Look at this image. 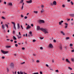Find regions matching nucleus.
Returning <instances> with one entry per match:
<instances>
[{
	"label": "nucleus",
	"mask_w": 74,
	"mask_h": 74,
	"mask_svg": "<svg viewBox=\"0 0 74 74\" xmlns=\"http://www.w3.org/2000/svg\"><path fill=\"white\" fill-rule=\"evenodd\" d=\"M68 69H69V70H72V69L71 68H70V67H68Z\"/></svg>",
	"instance_id": "21"
},
{
	"label": "nucleus",
	"mask_w": 74,
	"mask_h": 74,
	"mask_svg": "<svg viewBox=\"0 0 74 74\" xmlns=\"http://www.w3.org/2000/svg\"><path fill=\"white\" fill-rule=\"evenodd\" d=\"M60 49L61 50H62V47L61 46H60Z\"/></svg>",
	"instance_id": "33"
},
{
	"label": "nucleus",
	"mask_w": 74,
	"mask_h": 74,
	"mask_svg": "<svg viewBox=\"0 0 74 74\" xmlns=\"http://www.w3.org/2000/svg\"><path fill=\"white\" fill-rule=\"evenodd\" d=\"M21 17H22V18H23V15L21 14Z\"/></svg>",
	"instance_id": "48"
},
{
	"label": "nucleus",
	"mask_w": 74,
	"mask_h": 74,
	"mask_svg": "<svg viewBox=\"0 0 74 74\" xmlns=\"http://www.w3.org/2000/svg\"><path fill=\"white\" fill-rule=\"evenodd\" d=\"M31 27H30V26H29V25H27V27H26V29H30Z\"/></svg>",
	"instance_id": "9"
},
{
	"label": "nucleus",
	"mask_w": 74,
	"mask_h": 74,
	"mask_svg": "<svg viewBox=\"0 0 74 74\" xmlns=\"http://www.w3.org/2000/svg\"><path fill=\"white\" fill-rule=\"evenodd\" d=\"M70 47H72V46H73V44H70Z\"/></svg>",
	"instance_id": "34"
},
{
	"label": "nucleus",
	"mask_w": 74,
	"mask_h": 74,
	"mask_svg": "<svg viewBox=\"0 0 74 74\" xmlns=\"http://www.w3.org/2000/svg\"><path fill=\"white\" fill-rule=\"evenodd\" d=\"M62 7H65V6L64 5H62Z\"/></svg>",
	"instance_id": "62"
},
{
	"label": "nucleus",
	"mask_w": 74,
	"mask_h": 74,
	"mask_svg": "<svg viewBox=\"0 0 74 74\" xmlns=\"http://www.w3.org/2000/svg\"><path fill=\"white\" fill-rule=\"evenodd\" d=\"M5 26L7 27V28H8V24H5Z\"/></svg>",
	"instance_id": "27"
},
{
	"label": "nucleus",
	"mask_w": 74,
	"mask_h": 74,
	"mask_svg": "<svg viewBox=\"0 0 74 74\" xmlns=\"http://www.w3.org/2000/svg\"><path fill=\"white\" fill-rule=\"evenodd\" d=\"M1 52L3 53V54H6V53H8V52H9V51H4L2 50H1Z\"/></svg>",
	"instance_id": "3"
},
{
	"label": "nucleus",
	"mask_w": 74,
	"mask_h": 74,
	"mask_svg": "<svg viewBox=\"0 0 74 74\" xmlns=\"http://www.w3.org/2000/svg\"><path fill=\"white\" fill-rule=\"evenodd\" d=\"M42 28H40V26H37V30L40 31V30H42Z\"/></svg>",
	"instance_id": "4"
},
{
	"label": "nucleus",
	"mask_w": 74,
	"mask_h": 74,
	"mask_svg": "<svg viewBox=\"0 0 74 74\" xmlns=\"http://www.w3.org/2000/svg\"><path fill=\"white\" fill-rule=\"evenodd\" d=\"M53 5H56V2L55 1H54L53 2Z\"/></svg>",
	"instance_id": "8"
},
{
	"label": "nucleus",
	"mask_w": 74,
	"mask_h": 74,
	"mask_svg": "<svg viewBox=\"0 0 74 74\" xmlns=\"http://www.w3.org/2000/svg\"><path fill=\"white\" fill-rule=\"evenodd\" d=\"M14 63H11L10 64V67L11 68H13L14 67Z\"/></svg>",
	"instance_id": "5"
},
{
	"label": "nucleus",
	"mask_w": 74,
	"mask_h": 74,
	"mask_svg": "<svg viewBox=\"0 0 74 74\" xmlns=\"http://www.w3.org/2000/svg\"><path fill=\"white\" fill-rule=\"evenodd\" d=\"M42 32H44L45 34H46V33H48V31H47V29H46L42 28Z\"/></svg>",
	"instance_id": "1"
},
{
	"label": "nucleus",
	"mask_w": 74,
	"mask_h": 74,
	"mask_svg": "<svg viewBox=\"0 0 74 74\" xmlns=\"http://www.w3.org/2000/svg\"><path fill=\"white\" fill-rule=\"evenodd\" d=\"M71 60L72 62H74V58H72L71 59Z\"/></svg>",
	"instance_id": "19"
},
{
	"label": "nucleus",
	"mask_w": 74,
	"mask_h": 74,
	"mask_svg": "<svg viewBox=\"0 0 74 74\" xmlns=\"http://www.w3.org/2000/svg\"><path fill=\"white\" fill-rule=\"evenodd\" d=\"M2 19H5V18L3 16L2 17Z\"/></svg>",
	"instance_id": "28"
},
{
	"label": "nucleus",
	"mask_w": 74,
	"mask_h": 74,
	"mask_svg": "<svg viewBox=\"0 0 74 74\" xmlns=\"http://www.w3.org/2000/svg\"><path fill=\"white\" fill-rule=\"evenodd\" d=\"M29 34L30 35V36H33V35H32V32H29Z\"/></svg>",
	"instance_id": "14"
},
{
	"label": "nucleus",
	"mask_w": 74,
	"mask_h": 74,
	"mask_svg": "<svg viewBox=\"0 0 74 74\" xmlns=\"http://www.w3.org/2000/svg\"><path fill=\"white\" fill-rule=\"evenodd\" d=\"M27 16H25V17H24V19H27Z\"/></svg>",
	"instance_id": "32"
},
{
	"label": "nucleus",
	"mask_w": 74,
	"mask_h": 74,
	"mask_svg": "<svg viewBox=\"0 0 74 74\" xmlns=\"http://www.w3.org/2000/svg\"><path fill=\"white\" fill-rule=\"evenodd\" d=\"M67 1L68 2H70V0H67Z\"/></svg>",
	"instance_id": "63"
},
{
	"label": "nucleus",
	"mask_w": 74,
	"mask_h": 74,
	"mask_svg": "<svg viewBox=\"0 0 74 74\" xmlns=\"http://www.w3.org/2000/svg\"><path fill=\"white\" fill-rule=\"evenodd\" d=\"M18 25V29H19V28H20V27L19 26V24H17Z\"/></svg>",
	"instance_id": "20"
},
{
	"label": "nucleus",
	"mask_w": 74,
	"mask_h": 74,
	"mask_svg": "<svg viewBox=\"0 0 74 74\" xmlns=\"http://www.w3.org/2000/svg\"><path fill=\"white\" fill-rule=\"evenodd\" d=\"M49 47H50V48H53V45L52 44L50 43L49 44Z\"/></svg>",
	"instance_id": "6"
},
{
	"label": "nucleus",
	"mask_w": 74,
	"mask_h": 74,
	"mask_svg": "<svg viewBox=\"0 0 74 74\" xmlns=\"http://www.w3.org/2000/svg\"><path fill=\"white\" fill-rule=\"evenodd\" d=\"M16 71H15L14 72H13V74H16Z\"/></svg>",
	"instance_id": "38"
},
{
	"label": "nucleus",
	"mask_w": 74,
	"mask_h": 74,
	"mask_svg": "<svg viewBox=\"0 0 74 74\" xmlns=\"http://www.w3.org/2000/svg\"><path fill=\"white\" fill-rule=\"evenodd\" d=\"M34 12L35 13H37V11H34Z\"/></svg>",
	"instance_id": "47"
},
{
	"label": "nucleus",
	"mask_w": 74,
	"mask_h": 74,
	"mask_svg": "<svg viewBox=\"0 0 74 74\" xmlns=\"http://www.w3.org/2000/svg\"><path fill=\"white\" fill-rule=\"evenodd\" d=\"M38 22L40 23H45L44 21L42 20H39Z\"/></svg>",
	"instance_id": "2"
},
{
	"label": "nucleus",
	"mask_w": 74,
	"mask_h": 74,
	"mask_svg": "<svg viewBox=\"0 0 74 74\" xmlns=\"http://www.w3.org/2000/svg\"><path fill=\"white\" fill-rule=\"evenodd\" d=\"M12 24H13V25H14H14H15V23L14 22H12Z\"/></svg>",
	"instance_id": "26"
},
{
	"label": "nucleus",
	"mask_w": 74,
	"mask_h": 74,
	"mask_svg": "<svg viewBox=\"0 0 74 74\" xmlns=\"http://www.w3.org/2000/svg\"><path fill=\"white\" fill-rule=\"evenodd\" d=\"M43 38H43V37H41L40 38V39H41L42 40L43 39Z\"/></svg>",
	"instance_id": "61"
},
{
	"label": "nucleus",
	"mask_w": 74,
	"mask_h": 74,
	"mask_svg": "<svg viewBox=\"0 0 74 74\" xmlns=\"http://www.w3.org/2000/svg\"><path fill=\"white\" fill-rule=\"evenodd\" d=\"M41 8H43L44 7V6H43V5H42L41 6Z\"/></svg>",
	"instance_id": "53"
},
{
	"label": "nucleus",
	"mask_w": 74,
	"mask_h": 74,
	"mask_svg": "<svg viewBox=\"0 0 74 74\" xmlns=\"http://www.w3.org/2000/svg\"><path fill=\"white\" fill-rule=\"evenodd\" d=\"M32 74H38V73H33Z\"/></svg>",
	"instance_id": "35"
},
{
	"label": "nucleus",
	"mask_w": 74,
	"mask_h": 74,
	"mask_svg": "<svg viewBox=\"0 0 74 74\" xmlns=\"http://www.w3.org/2000/svg\"><path fill=\"white\" fill-rule=\"evenodd\" d=\"M66 61L68 62V63H70V61L69 60L67 59H66Z\"/></svg>",
	"instance_id": "13"
},
{
	"label": "nucleus",
	"mask_w": 74,
	"mask_h": 74,
	"mask_svg": "<svg viewBox=\"0 0 74 74\" xmlns=\"http://www.w3.org/2000/svg\"><path fill=\"white\" fill-rule=\"evenodd\" d=\"M40 12H41V13H42V12H44V10H41L40 11Z\"/></svg>",
	"instance_id": "37"
},
{
	"label": "nucleus",
	"mask_w": 74,
	"mask_h": 74,
	"mask_svg": "<svg viewBox=\"0 0 74 74\" xmlns=\"http://www.w3.org/2000/svg\"><path fill=\"white\" fill-rule=\"evenodd\" d=\"M21 27L22 29H23V28L22 27V25H21Z\"/></svg>",
	"instance_id": "60"
},
{
	"label": "nucleus",
	"mask_w": 74,
	"mask_h": 74,
	"mask_svg": "<svg viewBox=\"0 0 74 74\" xmlns=\"http://www.w3.org/2000/svg\"><path fill=\"white\" fill-rule=\"evenodd\" d=\"M23 5H24V3H23V5H22V9H23Z\"/></svg>",
	"instance_id": "22"
},
{
	"label": "nucleus",
	"mask_w": 74,
	"mask_h": 74,
	"mask_svg": "<svg viewBox=\"0 0 74 74\" xmlns=\"http://www.w3.org/2000/svg\"><path fill=\"white\" fill-rule=\"evenodd\" d=\"M31 26H32V27H33V26H34L33 24H31Z\"/></svg>",
	"instance_id": "44"
},
{
	"label": "nucleus",
	"mask_w": 74,
	"mask_h": 74,
	"mask_svg": "<svg viewBox=\"0 0 74 74\" xmlns=\"http://www.w3.org/2000/svg\"><path fill=\"white\" fill-rule=\"evenodd\" d=\"M14 43H16V42H17V41H14Z\"/></svg>",
	"instance_id": "51"
},
{
	"label": "nucleus",
	"mask_w": 74,
	"mask_h": 74,
	"mask_svg": "<svg viewBox=\"0 0 74 74\" xmlns=\"http://www.w3.org/2000/svg\"><path fill=\"white\" fill-rule=\"evenodd\" d=\"M70 39V38L69 37H66V40H69Z\"/></svg>",
	"instance_id": "25"
},
{
	"label": "nucleus",
	"mask_w": 74,
	"mask_h": 74,
	"mask_svg": "<svg viewBox=\"0 0 74 74\" xmlns=\"http://www.w3.org/2000/svg\"><path fill=\"white\" fill-rule=\"evenodd\" d=\"M6 71L8 72V71H9V69H8V68L6 69Z\"/></svg>",
	"instance_id": "29"
},
{
	"label": "nucleus",
	"mask_w": 74,
	"mask_h": 74,
	"mask_svg": "<svg viewBox=\"0 0 74 74\" xmlns=\"http://www.w3.org/2000/svg\"><path fill=\"white\" fill-rule=\"evenodd\" d=\"M22 50H24V49H25V48L23 47L22 48Z\"/></svg>",
	"instance_id": "43"
},
{
	"label": "nucleus",
	"mask_w": 74,
	"mask_h": 74,
	"mask_svg": "<svg viewBox=\"0 0 74 74\" xmlns=\"http://www.w3.org/2000/svg\"><path fill=\"white\" fill-rule=\"evenodd\" d=\"M23 0H21L20 3H23Z\"/></svg>",
	"instance_id": "23"
},
{
	"label": "nucleus",
	"mask_w": 74,
	"mask_h": 74,
	"mask_svg": "<svg viewBox=\"0 0 74 74\" xmlns=\"http://www.w3.org/2000/svg\"><path fill=\"white\" fill-rule=\"evenodd\" d=\"M71 16H72V17H74V14H70Z\"/></svg>",
	"instance_id": "17"
},
{
	"label": "nucleus",
	"mask_w": 74,
	"mask_h": 74,
	"mask_svg": "<svg viewBox=\"0 0 74 74\" xmlns=\"http://www.w3.org/2000/svg\"><path fill=\"white\" fill-rule=\"evenodd\" d=\"M40 49H43L42 47H40Z\"/></svg>",
	"instance_id": "57"
},
{
	"label": "nucleus",
	"mask_w": 74,
	"mask_h": 74,
	"mask_svg": "<svg viewBox=\"0 0 74 74\" xmlns=\"http://www.w3.org/2000/svg\"><path fill=\"white\" fill-rule=\"evenodd\" d=\"M40 74H42V72H41V71H40Z\"/></svg>",
	"instance_id": "56"
},
{
	"label": "nucleus",
	"mask_w": 74,
	"mask_h": 74,
	"mask_svg": "<svg viewBox=\"0 0 74 74\" xmlns=\"http://www.w3.org/2000/svg\"><path fill=\"white\" fill-rule=\"evenodd\" d=\"M6 2H4L3 3L4 4H6Z\"/></svg>",
	"instance_id": "52"
},
{
	"label": "nucleus",
	"mask_w": 74,
	"mask_h": 74,
	"mask_svg": "<svg viewBox=\"0 0 74 74\" xmlns=\"http://www.w3.org/2000/svg\"><path fill=\"white\" fill-rule=\"evenodd\" d=\"M10 41H11V42H12L13 41V40L12 39L11 40H10Z\"/></svg>",
	"instance_id": "58"
},
{
	"label": "nucleus",
	"mask_w": 74,
	"mask_h": 74,
	"mask_svg": "<svg viewBox=\"0 0 74 74\" xmlns=\"http://www.w3.org/2000/svg\"><path fill=\"white\" fill-rule=\"evenodd\" d=\"M71 52H74V50H72L71 51Z\"/></svg>",
	"instance_id": "42"
},
{
	"label": "nucleus",
	"mask_w": 74,
	"mask_h": 74,
	"mask_svg": "<svg viewBox=\"0 0 74 74\" xmlns=\"http://www.w3.org/2000/svg\"><path fill=\"white\" fill-rule=\"evenodd\" d=\"M61 34H63V35H65V34H64V32H63V31H61Z\"/></svg>",
	"instance_id": "16"
},
{
	"label": "nucleus",
	"mask_w": 74,
	"mask_h": 74,
	"mask_svg": "<svg viewBox=\"0 0 74 74\" xmlns=\"http://www.w3.org/2000/svg\"><path fill=\"white\" fill-rule=\"evenodd\" d=\"M71 4L72 5H73V2H72V1H71Z\"/></svg>",
	"instance_id": "45"
},
{
	"label": "nucleus",
	"mask_w": 74,
	"mask_h": 74,
	"mask_svg": "<svg viewBox=\"0 0 74 74\" xmlns=\"http://www.w3.org/2000/svg\"><path fill=\"white\" fill-rule=\"evenodd\" d=\"M64 24L66 25L65 28H66V27H67V26H68V23H65Z\"/></svg>",
	"instance_id": "12"
},
{
	"label": "nucleus",
	"mask_w": 74,
	"mask_h": 74,
	"mask_svg": "<svg viewBox=\"0 0 74 74\" xmlns=\"http://www.w3.org/2000/svg\"><path fill=\"white\" fill-rule=\"evenodd\" d=\"M13 40H16V38L15 36H13Z\"/></svg>",
	"instance_id": "18"
},
{
	"label": "nucleus",
	"mask_w": 74,
	"mask_h": 74,
	"mask_svg": "<svg viewBox=\"0 0 74 74\" xmlns=\"http://www.w3.org/2000/svg\"><path fill=\"white\" fill-rule=\"evenodd\" d=\"M36 62L37 63H38L40 62V61L38 60H37L36 61Z\"/></svg>",
	"instance_id": "31"
},
{
	"label": "nucleus",
	"mask_w": 74,
	"mask_h": 74,
	"mask_svg": "<svg viewBox=\"0 0 74 74\" xmlns=\"http://www.w3.org/2000/svg\"><path fill=\"white\" fill-rule=\"evenodd\" d=\"M10 47H11V46H6V48H8Z\"/></svg>",
	"instance_id": "15"
},
{
	"label": "nucleus",
	"mask_w": 74,
	"mask_h": 74,
	"mask_svg": "<svg viewBox=\"0 0 74 74\" xmlns=\"http://www.w3.org/2000/svg\"><path fill=\"white\" fill-rule=\"evenodd\" d=\"M46 66H47V67H49V66H48V65L47 64H46Z\"/></svg>",
	"instance_id": "41"
},
{
	"label": "nucleus",
	"mask_w": 74,
	"mask_h": 74,
	"mask_svg": "<svg viewBox=\"0 0 74 74\" xmlns=\"http://www.w3.org/2000/svg\"><path fill=\"white\" fill-rule=\"evenodd\" d=\"M25 63V62H23L21 63V64H24Z\"/></svg>",
	"instance_id": "30"
},
{
	"label": "nucleus",
	"mask_w": 74,
	"mask_h": 74,
	"mask_svg": "<svg viewBox=\"0 0 74 74\" xmlns=\"http://www.w3.org/2000/svg\"><path fill=\"white\" fill-rule=\"evenodd\" d=\"M2 29H4V28H5V27L4 26V25L3 24H2Z\"/></svg>",
	"instance_id": "11"
},
{
	"label": "nucleus",
	"mask_w": 74,
	"mask_h": 74,
	"mask_svg": "<svg viewBox=\"0 0 74 74\" xmlns=\"http://www.w3.org/2000/svg\"><path fill=\"white\" fill-rule=\"evenodd\" d=\"M14 28L15 30H16V27H15V25H14Z\"/></svg>",
	"instance_id": "24"
},
{
	"label": "nucleus",
	"mask_w": 74,
	"mask_h": 74,
	"mask_svg": "<svg viewBox=\"0 0 74 74\" xmlns=\"http://www.w3.org/2000/svg\"><path fill=\"white\" fill-rule=\"evenodd\" d=\"M8 5H10V6H12V3H9Z\"/></svg>",
	"instance_id": "10"
},
{
	"label": "nucleus",
	"mask_w": 74,
	"mask_h": 74,
	"mask_svg": "<svg viewBox=\"0 0 74 74\" xmlns=\"http://www.w3.org/2000/svg\"><path fill=\"white\" fill-rule=\"evenodd\" d=\"M26 2L27 3H32V0H30L29 1H27Z\"/></svg>",
	"instance_id": "7"
},
{
	"label": "nucleus",
	"mask_w": 74,
	"mask_h": 74,
	"mask_svg": "<svg viewBox=\"0 0 74 74\" xmlns=\"http://www.w3.org/2000/svg\"><path fill=\"white\" fill-rule=\"evenodd\" d=\"M19 35H21V32H19Z\"/></svg>",
	"instance_id": "59"
},
{
	"label": "nucleus",
	"mask_w": 74,
	"mask_h": 74,
	"mask_svg": "<svg viewBox=\"0 0 74 74\" xmlns=\"http://www.w3.org/2000/svg\"><path fill=\"white\" fill-rule=\"evenodd\" d=\"M15 47H18V44H16L15 45Z\"/></svg>",
	"instance_id": "39"
},
{
	"label": "nucleus",
	"mask_w": 74,
	"mask_h": 74,
	"mask_svg": "<svg viewBox=\"0 0 74 74\" xmlns=\"http://www.w3.org/2000/svg\"><path fill=\"white\" fill-rule=\"evenodd\" d=\"M50 5H53V3H50Z\"/></svg>",
	"instance_id": "54"
},
{
	"label": "nucleus",
	"mask_w": 74,
	"mask_h": 74,
	"mask_svg": "<svg viewBox=\"0 0 74 74\" xmlns=\"http://www.w3.org/2000/svg\"><path fill=\"white\" fill-rule=\"evenodd\" d=\"M56 72H58V70H56Z\"/></svg>",
	"instance_id": "46"
},
{
	"label": "nucleus",
	"mask_w": 74,
	"mask_h": 74,
	"mask_svg": "<svg viewBox=\"0 0 74 74\" xmlns=\"http://www.w3.org/2000/svg\"><path fill=\"white\" fill-rule=\"evenodd\" d=\"M53 42H56V40H53Z\"/></svg>",
	"instance_id": "50"
},
{
	"label": "nucleus",
	"mask_w": 74,
	"mask_h": 74,
	"mask_svg": "<svg viewBox=\"0 0 74 74\" xmlns=\"http://www.w3.org/2000/svg\"><path fill=\"white\" fill-rule=\"evenodd\" d=\"M26 37H27V34H26L25 35Z\"/></svg>",
	"instance_id": "40"
},
{
	"label": "nucleus",
	"mask_w": 74,
	"mask_h": 74,
	"mask_svg": "<svg viewBox=\"0 0 74 74\" xmlns=\"http://www.w3.org/2000/svg\"><path fill=\"white\" fill-rule=\"evenodd\" d=\"M4 58H5V57L4 56H3V57H2V58H2V59H4Z\"/></svg>",
	"instance_id": "55"
},
{
	"label": "nucleus",
	"mask_w": 74,
	"mask_h": 74,
	"mask_svg": "<svg viewBox=\"0 0 74 74\" xmlns=\"http://www.w3.org/2000/svg\"><path fill=\"white\" fill-rule=\"evenodd\" d=\"M59 24L61 25H62V23L61 22H59Z\"/></svg>",
	"instance_id": "36"
},
{
	"label": "nucleus",
	"mask_w": 74,
	"mask_h": 74,
	"mask_svg": "<svg viewBox=\"0 0 74 74\" xmlns=\"http://www.w3.org/2000/svg\"><path fill=\"white\" fill-rule=\"evenodd\" d=\"M18 74H20V73L19 72H17Z\"/></svg>",
	"instance_id": "64"
},
{
	"label": "nucleus",
	"mask_w": 74,
	"mask_h": 74,
	"mask_svg": "<svg viewBox=\"0 0 74 74\" xmlns=\"http://www.w3.org/2000/svg\"><path fill=\"white\" fill-rule=\"evenodd\" d=\"M33 42H35V41H36V40L35 39H34L33 40Z\"/></svg>",
	"instance_id": "49"
}]
</instances>
